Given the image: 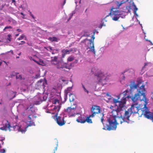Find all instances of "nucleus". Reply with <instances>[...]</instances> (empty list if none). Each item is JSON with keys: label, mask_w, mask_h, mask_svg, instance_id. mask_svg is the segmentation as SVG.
Returning a JSON list of instances; mask_svg holds the SVG:
<instances>
[{"label": "nucleus", "mask_w": 153, "mask_h": 153, "mask_svg": "<svg viewBox=\"0 0 153 153\" xmlns=\"http://www.w3.org/2000/svg\"><path fill=\"white\" fill-rule=\"evenodd\" d=\"M40 77V74L39 73L36 74L34 76V78L35 79H38Z\"/></svg>", "instance_id": "obj_38"}, {"label": "nucleus", "mask_w": 153, "mask_h": 153, "mask_svg": "<svg viewBox=\"0 0 153 153\" xmlns=\"http://www.w3.org/2000/svg\"><path fill=\"white\" fill-rule=\"evenodd\" d=\"M72 88V87H69L67 88V89L65 90V93H67V94H68V93L70 92L71 91Z\"/></svg>", "instance_id": "obj_28"}, {"label": "nucleus", "mask_w": 153, "mask_h": 153, "mask_svg": "<svg viewBox=\"0 0 153 153\" xmlns=\"http://www.w3.org/2000/svg\"><path fill=\"white\" fill-rule=\"evenodd\" d=\"M89 48L90 49V50L89 51L92 52L94 54H95L96 52L95 51L94 44H93L92 46H90L89 47Z\"/></svg>", "instance_id": "obj_26"}, {"label": "nucleus", "mask_w": 153, "mask_h": 153, "mask_svg": "<svg viewBox=\"0 0 153 153\" xmlns=\"http://www.w3.org/2000/svg\"><path fill=\"white\" fill-rule=\"evenodd\" d=\"M51 59V62H57L58 57L56 56H55L53 57H52Z\"/></svg>", "instance_id": "obj_29"}, {"label": "nucleus", "mask_w": 153, "mask_h": 153, "mask_svg": "<svg viewBox=\"0 0 153 153\" xmlns=\"http://www.w3.org/2000/svg\"><path fill=\"white\" fill-rule=\"evenodd\" d=\"M130 116V115H128L126 117H122V115L120 116H117V117L120 120L122 119L124 122L127 123H132L133 121L130 120L129 118Z\"/></svg>", "instance_id": "obj_14"}, {"label": "nucleus", "mask_w": 153, "mask_h": 153, "mask_svg": "<svg viewBox=\"0 0 153 153\" xmlns=\"http://www.w3.org/2000/svg\"><path fill=\"white\" fill-rule=\"evenodd\" d=\"M148 65V63H144V66L141 69V72H143V73H143V70L144 68H145V66H146Z\"/></svg>", "instance_id": "obj_46"}, {"label": "nucleus", "mask_w": 153, "mask_h": 153, "mask_svg": "<svg viewBox=\"0 0 153 153\" xmlns=\"http://www.w3.org/2000/svg\"><path fill=\"white\" fill-rule=\"evenodd\" d=\"M138 10V8L136 7V6L134 7L133 8V12H136Z\"/></svg>", "instance_id": "obj_54"}, {"label": "nucleus", "mask_w": 153, "mask_h": 153, "mask_svg": "<svg viewBox=\"0 0 153 153\" xmlns=\"http://www.w3.org/2000/svg\"><path fill=\"white\" fill-rule=\"evenodd\" d=\"M147 103L148 101L144 102V107L143 109H145L143 110H142V111H143V113L144 117L148 119L151 120L153 122V112L149 111L147 107Z\"/></svg>", "instance_id": "obj_8"}, {"label": "nucleus", "mask_w": 153, "mask_h": 153, "mask_svg": "<svg viewBox=\"0 0 153 153\" xmlns=\"http://www.w3.org/2000/svg\"><path fill=\"white\" fill-rule=\"evenodd\" d=\"M48 39L51 42H56L58 41V39L55 36L50 37L48 38Z\"/></svg>", "instance_id": "obj_24"}, {"label": "nucleus", "mask_w": 153, "mask_h": 153, "mask_svg": "<svg viewBox=\"0 0 153 153\" xmlns=\"http://www.w3.org/2000/svg\"><path fill=\"white\" fill-rule=\"evenodd\" d=\"M142 82V81L141 80H138L137 81V83L135 84H136L138 85V87H139L140 85Z\"/></svg>", "instance_id": "obj_45"}, {"label": "nucleus", "mask_w": 153, "mask_h": 153, "mask_svg": "<svg viewBox=\"0 0 153 153\" xmlns=\"http://www.w3.org/2000/svg\"><path fill=\"white\" fill-rule=\"evenodd\" d=\"M106 95L108 97V99L109 100H111L112 97L108 93H106Z\"/></svg>", "instance_id": "obj_39"}, {"label": "nucleus", "mask_w": 153, "mask_h": 153, "mask_svg": "<svg viewBox=\"0 0 153 153\" xmlns=\"http://www.w3.org/2000/svg\"><path fill=\"white\" fill-rule=\"evenodd\" d=\"M66 64L68 68L67 69L70 70L72 68V67L74 66V64L73 62L70 63L68 62H66Z\"/></svg>", "instance_id": "obj_25"}, {"label": "nucleus", "mask_w": 153, "mask_h": 153, "mask_svg": "<svg viewBox=\"0 0 153 153\" xmlns=\"http://www.w3.org/2000/svg\"><path fill=\"white\" fill-rule=\"evenodd\" d=\"M69 51V53H70L71 51H74V52L76 51V49L75 48H71L69 50H68Z\"/></svg>", "instance_id": "obj_40"}, {"label": "nucleus", "mask_w": 153, "mask_h": 153, "mask_svg": "<svg viewBox=\"0 0 153 153\" xmlns=\"http://www.w3.org/2000/svg\"><path fill=\"white\" fill-rule=\"evenodd\" d=\"M29 59L30 60H32L34 61L35 62L37 63V64H39V62L37 61L36 60L33 58L32 57L30 56L29 57Z\"/></svg>", "instance_id": "obj_33"}, {"label": "nucleus", "mask_w": 153, "mask_h": 153, "mask_svg": "<svg viewBox=\"0 0 153 153\" xmlns=\"http://www.w3.org/2000/svg\"><path fill=\"white\" fill-rule=\"evenodd\" d=\"M34 120L33 119L32 121H28L26 124H23L22 125H19L18 126L16 125L13 127V129L15 130L16 129L19 131L21 132L22 133H25L27 130V128L29 126H35V123L33 121Z\"/></svg>", "instance_id": "obj_3"}, {"label": "nucleus", "mask_w": 153, "mask_h": 153, "mask_svg": "<svg viewBox=\"0 0 153 153\" xmlns=\"http://www.w3.org/2000/svg\"><path fill=\"white\" fill-rule=\"evenodd\" d=\"M78 60L77 59H76L73 62L74 63V64H76L78 62Z\"/></svg>", "instance_id": "obj_64"}, {"label": "nucleus", "mask_w": 153, "mask_h": 153, "mask_svg": "<svg viewBox=\"0 0 153 153\" xmlns=\"http://www.w3.org/2000/svg\"><path fill=\"white\" fill-rule=\"evenodd\" d=\"M44 80L42 79H41L39 81H38L37 82V84L38 85H41Z\"/></svg>", "instance_id": "obj_37"}, {"label": "nucleus", "mask_w": 153, "mask_h": 153, "mask_svg": "<svg viewBox=\"0 0 153 153\" xmlns=\"http://www.w3.org/2000/svg\"><path fill=\"white\" fill-rule=\"evenodd\" d=\"M82 88L83 89L84 92H86L88 94L89 92V91L88 90H87V89L85 88L84 85L82 84Z\"/></svg>", "instance_id": "obj_34"}, {"label": "nucleus", "mask_w": 153, "mask_h": 153, "mask_svg": "<svg viewBox=\"0 0 153 153\" xmlns=\"http://www.w3.org/2000/svg\"><path fill=\"white\" fill-rule=\"evenodd\" d=\"M16 77L17 79H19L20 80H22L23 79L21 75H17L16 76Z\"/></svg>", "instance_id": "obj_36"}, {"label": "nucleus", "mask_w": 153, "mask_h": 153, "mask_svg": "<svg viewBox=\"0 0 153 153\" xmlns=\"http://www.w3.org/2000/svg\"><path fill=\"white\" fill-rule=\"evenodd\" d=\"M122 4L120 2L117 1V8H119V7L121 6Z\"/></svg>", "instance_id": "obj_41"}, {"label": "nucleus", "mask_w": 153, "mask_h": 153, "mask_svg": "<svg viewBox=\"0 0 153 153\" xmlns=\"http://www.w3.org/2000/svg\"><path fill=\"white\" fill-rule=\"evenodd\" d=\"M8 123L6 124L4 126L1 127L0 128V129L2 130L6 131L8 128L10 129V122H9L8 121H7Z\"/></svg>", "instance_id": "obj_17"}, {"label": "nucleus", "mask_w": 153, "mask_h": 153, "mask_svg": "<svg viewBox=\"0 0 153 153\" xmlns=\"http://www.w3.org/2000/svg\"><path fill=\"white\" fill-rule=\"evenodd\" d=\"M5 139V138H4L3 139H0V141H1V142L0 143V144H2V145H3L4 144V142L3 141V140H4Z\"/></svg>", "instance_id": "obj_56"}, {"label": "nucleus", "mask_w": 153, "mask_h": 153, "mask_svg": "<svg viewBox=\"0 0 153 153\" xmlns=\"http://www.w3.org/2000/svg\"><path fill=\"white\" fill-rule=\"evenodd\" d=\"M94 75L98 82L101 83L103 85L106 84L105 82H108L109 80V76H107V74H104V73L101 71L97 72Z\"/></svg>", "instance_id": "obj_4"}, {"label": "nucleus", "mask_w": 153, "mask_h": 153, "mask_svg": "<svg viewBox=\"0 0 153 153\" xmlns=\"http://www.w3.org/2000/svg\"><path fill=\"white\" fill-rule=\"evenodd\" d=\"M85 119L84 116L80 114V116H79L76 120V121L78 123H82L81 121L85 120Z\"/></svg>", "instance_id": "obj_16"}, {"label": "nucleus", "mask_w": 153, "mask_h": 153, "mask_svg": "<svg viewBox=\"0 0 153 153\" xmlns=\"http://www.w3.org/2000/svg\"><path fill=\"white\" fill-rule=\"evenodd\" d=\"M128 7L127 6H126V9H128V11L127 12V13H130L131 12V5H129L128 6V9L127 8Z\"/></svg>", "instance_id": "obj_43"}, {"label": "nucleus", "mask_w": 153, "mask_h": 153, "mask_svg": "<svg viewBox=\"0 0 153 153\" xmlns=\"http://www.w3.org/2000/svg\"><path fill=\"white\" fill-rule=\"evenodd\" d=\"M25 37V40H26V37H25V35L24 34H22V35H21L19 38H18L17 39V40H22Z\"/></svg>", "instance_id": "obj_31"}, {"label": "nucleus", "mask_w": 153, "mask_h": 153, "mask_svg": "<svg viewBox=\"0 0 153 153\" xmlns=\"http://www.w3.org/2000/svg\"><path fill=\"white\" fill-rule=\"evenodd\" d=\"M80 114V113H73V114H71L69 116V117H74L75 116V115H76V114Z\"/></svg>", "instance_id": "obj_44"}, {"label": "nucleus", "mask_w": 153, "mask_h": 153, "mask_svg": "<svg viewBox=\"0 0 153 153\" xmlns=\"http://www.w3.org/2000/svg\"><path fill=\"white\" fill-rule=\"evenodd\" d=\"M10 22H11L13 21V23H16V21H15L13 20V19L11 17H10Z\"/></svg>", "instance_id": "obj_59"}, {"label": "nucleus", "mask_w": 153, "mask_h": 153, "mask_svg": "<svg viewBox=\"0 0 153 153\" xmlns=\"http://www.w3.org/2000/svg\"><path fill=\"white\" fill-rule=\"evenodd\" d=\"M75 109L74 108H71V107H68L66 109H65L64 112L65 113H67L68 114H70L73 112V111Z\"/></svg>", "instance_id": "obj_18"}, {"label": "nucleus", "mask_w": 153, "mask_h": 153, "mask_svg": "<svg viewBox=\"0 0 153 153\" xmlns=\"http://www.w3.org/2000/svg\"><path fill=\"white\" fill-rule=\"evenodd\" d=\"M68 94L67 93H65L64 94V99H65V101H66L67 99V96H68Z\"/></svg>", "instance_id": "obj_47"}, {"label": "nucleus", "mask_w": 153, "mask_h": 153, "mask_svg": "<svg viewBox=\"0 0 153 153\" xmlns=\"http://www.w3.org/2000/svg\"><path fill=\"white\" fill-rule=\"evenodd\" d=\"M97 32V33H98V31H97V30H95L94 31V32H93V35H92V37H91V39H92V40L93 41H94V39H95V37H94V34L95 33V32Z\"/></svg>", "instance_id": "obj_35"}, {"label": "nucleus", "mask_w": 153, "mask_h": 153, "mask_svg": "<svg viewBox=\"0 0 153 153\" xmlns=\"http://www.w3.org/2000/svg\"><path fill=\"white\" fill-rule=\"evenodd\" d=\"M62 56L61 58L62 59L65 57L66 54H69L68 50L65 49H63L62 50Z\"/></svg>", "instance_id": "obj_19"}, {"label": "nucleus", "mask_w": 153, "mask_h": 153, "mask_svg": "<svg viewBox=\"0 0 153 153\" xmlns=\"http://www.w3.org/2000/svg\"><path fill=\"white\" fill-rule=\"evenodd\" d=\"M10 100L13 99L14 98L16 95L17 92H13L12 91H10Z\"/></svg>", "instance_id": "obj_21"}, {"label": "nucleus", "mask_w": 153, "mask_h": 153, "mask_svg": "<svg viewBox=\"0 0 153 153\" xmlns=\"http://www.w3.org/2000/svg\"><path fill=\"white\" fill-rule=\"evenodd\" d=\"M91 112H94L97 114L100 112V107L97 105H94L92 106L91 109Z\"/></svg>", "instance_id": "obj_15"}, {"label": "nucleus", "mask_w": 153, "mask_h": 153, "mask_svg": "<svg viewBox=\"0 0 153 153\" xmlns=\"http://www.w3.org/2000/svg\"><path fill=\"white\" fill-rule=\"evenodd\" d=\"M139 87L137 89V93L134 94L133 97H132V101L134 102L137 100L144 102L148 101L146 95V90L145 88V85L143 84L140 87Z\"/></svg>", "instance_id": "obj_1"}, {"label": "nucleus", "mask_w": 153, "mask_h": 153, "mask_svg": "<svg viewBox=\"0 0 153 153\" xmlns=\"http://www.w3.org/2000/svg\"><path fill=\"white\" fill-rule=\"evenodd\" d=\"M133 12L134 15L136 16V17L138 16V15L137 13L136 12Z\"/></svg>", "instance_id": "obj_63"}, {"label": "nucleus", "mask_w": 153, "mask_h": 153, "mask_svg": "<svg viewBox=\"0 0 153 153\" xmlns=\"http://www.w3.org/2000/svg\"><path fill=\"white\" fill-rule=\"evenodd\" d=\"M35 102V101H34ZM35 102L34 103L30 104V105H27L26 107L25 108V109L27 111H30L31 112L33 113L37 111V108L35 107L34 106L35 104Z\"/></svg>", "instance_id": "obj_12"}, {"label": "nucleus", "mask_w": 153, "mask_h": 153, "mask_svg": "<svg viewBox=\"0 0 153 153\" xmlns=\"http://www.w3.org/2000/svg\"><path fill=\"white\" fill-rule=\"evenodd\" d=\"M58 114L57 113L55 115L54 117H56V120L59 126H62L65 124L66 123L64 120V114L62 113L59 116H58Z\"/></svg>", "instance_id": "obj_9"}, {"label": "nucleus", "mask_w": 153, "mask_h": 153, "mask_svg": "<svg viewBox=\"0 0 153 153\" xmlns=\"http://www.w3.org/2000/svg\"><path fill=\"white\" fill-rule=\"evenodd\" d=\"M7 41H10V34H8L7 35V37L5 38Z\"/></svg>", "instance_id": "obj_53"}, {"label": "nucleus", "mask_w": 153, "mask_h": 153, "mask_svg": "<svg viewBox=\"0 0 153 153\" xmlns=\"http://www.w3.org/2000/svg\"><path fill=\"white\" fill-rule=\"evenodd\" d=\"M12 2L11 4H13L14 5H16V1L15 0H11Z\"/></svg>", "instance_id": "obj_55"}, {"label": "nucleus", "mask_w": 153, "mask_h": 153, "mask_svg": "<svg viewBox=\"0 0 153 153\" xmlns=\"http://www.w3.org/2000/svg\"><path fill=\"white\" fill-rule=\"evenodd\" d=\"M30 115H29L28 117V120H29L28 121H32V120H32V119H31V117H30Z\"/></svg>", "instance_id": "obj_61"}, {"label": "nucleus", "mask_w": 153, "mask_h": 153, "mask_svg": "<svg viewBox=\"0 0 153 153\" xmlns=\"http://www.w3.org/2000/svg\"><path fill=\"white\" fill-rule=\"evenodd\" d=\"M89 36V35L87 34L86 33H85L82 36H86V37H88Z\"/></svg>", "instance_id": "obj_60"}, {"label": "nucleus", "mask_w": 153, "mask_h": 153, "mask_svg": "<svg viewBox=\"0 0 153 153\" xmlns=\"http://www.w3.org/2000/svg\"><path fill=\"white\" fill-rule=\"evenodd\" d=\"M123 97L120 101H119L118 99H115L112 97V100L115 106H117L116 104L119 103V105L117 106V108L115 109V111L117 112L120 111V110H122V108L125 106V105L126 104V101L128 100L127 98L126 97L125 95H123Z\"/></svg>", "instance_id": "obj_5"}, {"label": "nucleus", "mask_w": 153, "mask_h": 153, "mask_svg": "<svg viewBox=\"0 0 153 153\" xmlns=\"http://www.w3.org/2000/svg\"><path fill=\"white\" fill-rule=\"evenodd\" d=\"M52 102L53 104H56V103H58V104H61L60 103V101L57 98H54L53 100L52 101Z\"/></svg>", "instance_id": "obj_27"}, {"label": "nucleus", "mask_w": 153, "mask_h": 153, "mask_svg": "<svg viewBox=\"0 0 153 153\" xmlns=\"http://www.w3.org/2000/svg\"><path fill=\"white\" fill-rule=\"evenodd\" d=\"M42 97L39 95L36 96L34 97L35 99H38L37 100L35 101V104L36 105H38L40 104L42 101H45L46 100L47 98L44 95H42Z\"/></svg>", "instance_id": "obj_13"}, {"label": "nucleus", "mask_w": 153, "mask_h": 153, "mask_svg": "<svg viewBox=\"0 0 153 153\" xmlns=\"http://www.w3.org/2000/svg\"><path fill=\"white\" fill-rule=\"evenodd\" d=\"M88 40L89 42H90V44L91 45L92 44V45H93V44H94V41H93L92 40V39H88V40Z\"/></svg>", "instance_id": "obj_51"}, {"label": "nucleus", "mask_w": 153, "mask_h": 153, "mask_svg": "<svg viewBox=\"0 0 153 153\" xmlns=\"http://www.w3.org/2000/svg\"><path fill=\"white\" fill-rule=\"evenodd\" d=\"M125 11H119L117 10L114 11L111 10V13H110L111 17L112 19L114 21H117L120 17L122 18H124L126 15L124 14V13H126Z\"/></svg>", "instance_id": "obj_6"}, {"label": "nucleus", "mask_w": 153, "mask_h": 153, "mask_svg": "<svg viewBox=\"0 0 153 153\" xmlns=\"http://www.w3.org/2000/svg\"><path fill=\"white\" fill-rule=\"evenodd\" d=\"M41 85H42L43 88H44L45 87V85H47V80H44V81Z\"/></svg>", "instance_id": "obj_32"}, {"label": "nucleus", "mask_w": 153, "mask_h": 153, "mask_svg": "<svg viewBox=\"0 0 153 153\" xmlns=\"http://www.w3.org/2000/svg\"><path fill=\"white\" fill-rule=\"evenodd\" d=\"M18 74V73L16 72H13L11 75H10V77H12V76H16Z\"/></svg>", "instance_id": "obj_42"}, {"label": "nucleus", "mask_w": 153, "mask_h": 153, "mask_svg": "<svg viewBox=\"0 0 153 153\" xmlns=\"http://www.w3.org/2000/svg\"><path fill=\"white\" fill-rule=\"evenodd\" d=\"M87 40H88V39L87 38H86L85 39H84L81 42V43H85L86 41Z\"/></svg>", "instance_id": "obj_57"}, {"label": "nucleus", "mask_w": 153, "mask_h": 153, "mask_svg": "<svg viewBox=\"0 0 153 153\" xmlns=\"http://www.w3.org/2000/svg\"><path fill=\"white\" fill-rule=\"evenodd\" d=\"M61 107V104H59L57 105H55L53 109L56 111H57L58 112Z\"/></svg>", "instance_id": "obj_23"}, {"label": "nucleus", "mask_w": 153, "mask_h": 153, "mask_svg": "<svg viewBox=\"0 0 153 153\" xmlns=\"http://www.w3.org/2000/svg\"><path fill=\"white\" fill-rule=\"evenodd\" d=\"M90 117L89 116H87L85 117V120L81 121L82 122L85 123V122H87L88 123H92V121L91 120V119H90Z\"/></svg>", "instance_id": "obj_20"}, {"label": "nucleus", "mask_w": 153, "mask_h": 153, "mask_svg": "<svg viewBox=\"0 0 153 153\" xmlns=\"http://www.w3.org/2000/svg\"><path fill=\"white\" fill-rule=\"evenodd\" d=\"M48 51H51L53 50L51 46H49L48 47V49H47Z\"/></svg>", "instance_id": "obj_52"}, {"label": "nucleus", "mask_w": 153, "mask_h": 153, "mask_svg": "<svg viewBox=\"0 0 153 153\" xmlns=\"http://www.w3.org/2000/svg\"><path fill=\"white\" fill-rule=\"evenodd\" d=\"M56 68L57 69L65 68L67 69V66L66 62H64L63 59L61 58L60 61H59L57 64Z\"/></svg>", "instance_id": "obj_11"}, {"label": "nucleus", "mask_w": 153, "mask_h": 153, "mask_svg": "<svg viewBox=\"0 0 153 153\" xmlns=\"http://www.w3.org/2000/svg\"><path fill=\"white\" fill-rule=\"evenodd\" d=\"M130 89H128L124 91L122 94L123 95H125L128 100L131 99L132 101V97H133V91L138 87V85L136 84L134 81L131 82V84L129 85Z\"/></svg>", "instance_id": "obj_2"}, {"label": "nucleus", "mask_w": 153, "mask_h": 153, "mask_svg": "<svg viewBox=\"0 0 153 153\" xmlns=\"http://www.w3.org/2000/svg\"><path fill=\"white\" fill-rule=\"evenodd\" d=\"M129 115V112L128 111H125L124 116L123 117H126Z\"/></svg>", "instance_id": "obj_49"}, {"label": "nucleus", "mask_w": 153, "mask_h": 153, "mask_svg": "<svg viewBox=\"0 0 153 153\" xmlns=\"http://www.w3.org/2000/svg\"><path fill=\"white\" fill-rule=\"evenodd\" d=\"M92 114L91 115H89L90 117H93L96 114V113H94V112H92Z\"/></svg>", "instance_id": "obj_50"}, {"label": "nucleus", "mask_w": 153, "mask_h": 153, "mask_svg": "<svg viewBox=\"0 0 153 153\" xmlns=\"http://www.w3.org/2000/svg\"><path fill=\"white\" fill-rule=\"evenodd\" d=\"M69 101L70 102H71L72 101H73L74 100L75 98V96L74 94L73 93H70L69 94Z\"/></svg>", "instance_id": "obj_22"}, {"label": "nucleus", "mask_w": 153, "mask_h": 153, "mask_svg": "<svg viewBox=\"0 0 153 153\" xmlns=\"http://www.w3.org/2000/svg\"><path fill=\"white\" fill-rule=\"evenodd\" d=\"M116 116H114L113 119H112L111 118H108L107 121L108 122L109 125H107V130L110 131L116 130L117 127V125L118 123L116 119Z\"/></svg>", "instance_id": "obj_7"}, {"label": "nucleus", "mask_w": 153, "mask_h": 153, "mask_svg": "<svg viewBox=\"0 0 153 153\" xmlns=\"http://www.w3.org/2000/svg\"><path fill=\"white\" fill-rule=\"evenodd\" d=\"M5 79L7 80H9L10 79V75H8V76H6L5 77Z\"/></svg>", "instance_id": "obj_58"}, {"label": "nucleus", "mask_w": 153, "mask_h": 153, "mask_svg": "<svg viewBox=\"0 0 153 153\" xmlns=\"http://www.w3.org/2000/svg\"><path fill=\"white\" fill-rule=\"evenodd\" d=\"M133 102L134 104H132L131 108V113H137L138 112L139 110L140 109V105H138V103L136 102Z\"/></svg>", "instance_id": "obj_10"}, {"label": "nucleus", "mask_w": 153, "mask_h": 153, "mask_svg": "<svg viewBox=\"0 0 153 153\" xmlns=\"http://www.w3.org/2000/svg\"><path fill=\"white\" fill-rule=\"evenodd\" d=\"M25 43V41H22L21 42L19 43V45H21L23 44H24Z\"/></svg>", "instance_id": "obj_62"}, {"label": "nucleus", "mask_w": 153, "mask_h": 153, "mask_svg": "<svg viewBox=\"0 0 153 153\" xmlns=\"http://www.w3.org/2000/svg\"><path fill=\"white\" fill-rule=\"evenodd\" d=\"M10 29V26H7L3 29L4 31H7V30Z\"/></svg>", "instance_id": "obj_48"}, {"label": "nucleus", "mask_w": 153, "mask_h": 153, "mask_svg": "<svg viewBox=\"0 0 153 153\" xmlns=\"http://www.w3.org/2000/svg\"><path fill=\"white\" fill-rule=\"evenodd\" d=\"M74 59V57L73 56H71L68 57L67 59L68 62H71Z\"/></svg>", "instance_id": "obj_30"}]
</instances>
